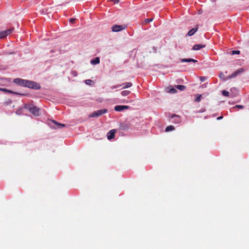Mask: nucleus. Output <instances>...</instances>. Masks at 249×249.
<instances>
[{"instance_id": "1", "label": "nucleus", "mask_w": 249, "mask_h": 249, "mask_svg": "<svg viewBox=\"0 0 249 249\" xmlns=\"http://www.w3.org/2000/svg\"><path fill=\"white\" fill-rule=\"evenodd\" d=\"M14 82L19 86L26 87L30 88L39 89L40 88V85L32 81L24 80L20 78H16L14 80Z\"/></svg>"}, {"instance_id": "2", "label": "nucleus", "mask_w": 249, "mask_h": 249, "mask_svg": "<svg viewBox=\"0 0 249 249\" xmlns=\"http://www.w3.org/2000/svg\"><path fill=\"white\" fill-rule=\"evenodd\" d=\"M107 109H103L101 110H98L94 111L89 115V117H98L101 116L102 114L107 113Z\"/></svg>"}, {"instance_id": "3", "label": "nucleus", "mask_w": 249, "mask_h": 249, "mask_svg": "<svg viewBox=\"0 0 249 249\" xmlns=\"http://www.w3.org/2000/svg\"><path fill=\"white\" fill-rule=\"evenodd\" d=\"M31 113L34 116H38L39 115V108L34 106H29L26 107Z\"/></svg>"}, {"instance_id": "4", "label": "nucleus", "mask_w": 249, "mask_h": 249, "mask_svg": "<svg viewBox=\"0 0 249 249\" xmlns=\"http://www.w3.org/2000/svg\"><path fill=\"white\" fill-rule=\"evenodd\" d=\"M12 29H8L0 32V39L4 38L7 35L10 34L12 32Z\"/></svg>"}, {"instance_id": "5", "label": "nucleus", "mask_w": 249, "mask_h": 249, "mask_svg": "<svg viewBox=\"0 0 249 249\" xmlns=\"http://www.w3.org/2000/svg\"><path fill=\"white\" fill-rule=\"evenodd\" d=\"M129 107L127 106L118 105L115 107L114 109L116 111H122L124 109H127Z\"/></svg>"}, {"instance_id": "6", "label": "nucleus", "mask_w": 249, "mask_h": 249, "mask_svg": "<svg viewBox=\"0 0 249 249\" xmlns=\"http://www.w3.org/2000/svg\"><path fill=\"white\" fill-rule=\"evenodd\" d=\"M124 29V27L121 25H115L112 27V31L114 32H119Z\"/></svg>"}, {"instance_id": "7", "label": "nucleus", "mask_w": 249, "mask_h": 249, "mask_svg": "<svg viewBox=\"0 0 249 249\" xmlns=\"http://www.w3.org/2000/svg\"><path fill=\"white\" fill-rule=\"evenodd\" d=\"M115 130H111L109 131V132L107 134V138L108 140H111L113 139L115 135Z\"/></svg>"}, {"instance_id": "8", "label": "nucleus", "mask_w": 249, "mask_h": 249, "mask_svg": "<svg viewBox=\"0 0 249 249\" xmlns=\"http://www.w3.org/2000/svg\"><path fill=\"white\" fill-rule=\"evenodd\" d=\"M198 27L197 26H196L192 29H191L188 33V36H192L193 35L195 34V33L197 31Z\"/></svg>"}, {"instance_id": "9", "label": "nucleus", "mask_w": 249, "mask_h": 249, "mask_svg": "<svg viewBox=\"0 0 249 249\" xmlns=\"http://www.w3.org/2000/svg\"><path fill=\"white\" fill-rule=\"evenodd\" d=\"M243 70L242 69H240L238 70H237L236 71H235L232 75H231L230 76V78H233V77H236L238 74H239V73L243 72Z\"/></svg>"}, {"instance_id": "10", "label": "nucleus", "mask_w": 249, "mask_h": 249, "mask_svg": "<svg viewBox=\"0 0 249 249\" xmlns=\"http://www.w3.org/2000/svg\"><path fill=\"white\" fill-rule=\"evenodd\" d=\"M222 94L223 96H226V97H233L235 95L232 94L231 93L230 94V93L229 91H226V90H222Z\"/></svg>"}, {"instance_id": "11", "label": "nucleus", "mask_w": 249, "mask_h": 249, "mask_svg": "<svg viewBox=\"0 0 249 249\" xmlns=\"http://www.w3.org/2000/svg\"><path fill=\"white\" fill-rule=\"evenodd\" d=\"M100 63V58L98 57H96L94 59H92L90 61V63L92 65H96Z\"/></svg>"}, {"instance_id": "12", "label": "nucleus", "mask_w": 249, "mask_h": 249, "mask_svg": "<svg viewBox=\"0 0 249 249\" xmlns=\"http://www.w3.org/2000/svg\"><path fill=\"white\" fill-rule=\"evenodd\" d=\"M181 62H196L197 61L196 60L192 59V58H188V59H181L180 60Z\"/></svg>"}, {"instance_id": "13", "label": "nucleus", "mask_w": 249, "mask_h": 249, "mask_svg": "<svg viewBox=\"0 0 249 249\" xmlns=\"http://www.w3.org/2000/svg\"><path fill=\"white\" fill-rule=\"evenodd\" d=\"M121 85L123 86L122 89H127L132 86V83L130 82H127Z\"/></svg>"}, {"instance_id": "14", "label": "nucleus", "mask_w": 249, "mask_h": 249, "mask_svg": "<svg viewBox=\"0 0 249 249\" xmlns=\"http://www.w3.org/2000/svg\"><path fill=\"white\" fill-rule=\"evenodd\" d=\"M202 47V45L200 44H197L194 46L193 48V50H198Z\"/></svg>"}, {"instance_id": "15", "label": "nucleus", "mask_w": 249, "mask_h": 249, "mask_svg": "<svg viewBox=\"0 0 249 249\" xmlns=\"http://www.w3.org/2000/svg\"><path fill=\"white\" fill-rule=\"evenodd\" d=\"M168 92L171 93H174L176 92L177 90L175 88H172V87H169L168 88Z\"/></svg>"}, {"instance_id": "16", "label": "nucleus", "mask_w": 249, "mask_h": 249, "mask_svg": "<svg viewBox=\"0 0 249 249\" xmlns=\"http://www.w3.org/2000/svg\"><path fill=\"white\" fill-rule=\"evenodd\" d=\"M130 93V91L129 90H124L121 92V94L123 96H126Z\"/></svg>"}, {"instance_id": "17", "label": "nucleus", "mask_w": 249, "mask_h": 249, "mask_svg": "<svg viewBox=\"0 0 249 249\" xmlns=\"http://www.w3.org/2000/svg\"><path fill=\"white\" fill-rule=\"evenodd\" d=\"M176 88L182 91L185 89V87L183 85H177L176 86Z\"/></svg>"}, {"instance_id": "18", "label": "nucleus", "mask_w": 249, "mask_h": 249, "mask_svg": "<svg viewBox=\"0 0 249 249\" xmlns=\"http://www.w3.org/2000/svg\"><path fill=\"white\" fill-rule=\"evenodd\" d=\"M174 129V127L173 126L169 125L166 128L165 131L166 132H168V131L173 130Z\"/></svg>"}, {"instance_id": "19", "label": "nucleus", "mask_w": 249, "mask_h": 249, "mask_svg": "<svg viewBox=\"0 0 249 249\" xmlns=\"http://www.w3.org/2000/svg\"><path fill=\"white\" fill-rule=\"evenodd\" d=\"M0 90L5 91V92H7L11 93H16L15 92H14L11 90H7L6 89H2V88H0Z\"/></svg>"}, {"instance_id": "20", "label": "nucleus", "mask_w": 249, "mask_h": 249, "mask_svg": "<svg viewBox=\"0 0 249 249\" xmlns=\"http://www.w3.org/2000/svg\"><path fill=\"white\" fill-rule=\"evenodd\" d=\"M85 82L87 85H91L93 83V82L90 79H87L85 80Z\"/></svg>"}, {"instance_id": "21", "label": "nucleus", "mask_w": 249, "mask_h": 249, "mask_svg": "<svg viewBox=\"0 0 249 249\" xmlns=\"http://www.w3.org/2000/svg\"><path fill=\"white\" fill-rule=\"evenodd\" d=\"M201 100V95H197L196 98L195 99L196 102H199Z\"/></svg>"}, {"instance_id": "22", "label": "nucleus", "mask_w": 249, "mask_h": 249, "mask_svg": "<svg viewBox=\"0 0 249 249\" xmlns=\"http://www.w3.org/2000/svg\"><path fill=\"white\" fill-rule=\"evenodd\" d=\"M121 86H122L121 85H116L112 86L111 87V89H115L119 88L121 87Z\"/></svg>"}, {"instance_id": "23", "label": "nucleus", "mask_w": 249, "mask_h": 249, "mask_svg": "<svg viewBox=\"0 0 249 249\" xmlns=\"http://www.w3.org/2000/svg\"><path fill=\"white\" fill-rule=\"evenodd\" d=\"M52 123H53V124H56L57 126H61L62 127H63L64 126V124H58V123H56L55 122L53 121H52Z\"/></svg>"}, {"instance_id": "24", "label": "nucleus", "mask_w": 249, "mask_h": 249, "mask_svg": "<svg viewBox=\"0 0 249 249\" xmlns=\"http://www.w3.org/2000/svg\"><path fill=\"white\" fill-rule=\"evenodd\" d=\"M152 20H153V18H147L145 20V22L146 23H148V22L152 21Z\"/></svg>"}, {"instance_id": "25", "label": "nucleus", "mask_w": 249, "mask_h": 249, "mask_svg": "<svg viewBox=\"0 0 249 249\" xmlns=\"http://www.w3.org/2000/svg\"><path fill=\"white\" fill-rule=\"evenodd\" d=\"M240 52L239 51H233L232 52V54H239Z\"/></svg>"}, {"instance_id": "26", "label": "nucleus", "mask_w": 249, "mask_h": 249, "mask_svg": "<svg viewBox=\"0 0 249 249\" xmlns=\"http://www.w3.org/2000/svg\"><path fill=\"white\" fill-rule=\"evenodd\" d=\"M234 107V108H242L243 107V106H240V105H236Z\"/></svg>"}, {"instance_id": "27", "label": "nucleus", "mask_w": 249, "mask_h": 249, "mask_svg": "<svg viewBox=\"0 0 249 249\" xmlns=\"http://www.w3.org/2000/svg\"><path fill=\"white\" fill-rule=\"evenodd\" d=\"M173 117L175 118L176 119H177L178 121L179 122V121H180L179 120V117L178 116L175 115Z\"/></svg>"}, {"instance_id": "28", "label": "nucleus", "mask_w": 249, "mask_h": 249, "mask_svg": "<svg viewBox=\"0 0 249 249\" xmlns=\"http://www.w3.org/2000/svg\"><path fill=\"white\" fill-rule=\"evenodd\" d=\"M72 74H73V75L74 76H76L77 75V72L76 71H73L72 72Z\"/></svg>"}, {"instance_id": "29", "label": "nucleus", "mask_w": 249, "mask_h": 249, "mask_svg": "<svg viewBox=\"0 0 249 249\" xmlns=\"http://www.w3.org/2000/svg\"><path fill=\"white\" fill-rule=\"evenodd\" d=\"M111 1L114 2V3L118 2L119 0H109Z\"/></svg>"}, {"instance_id": "30", "label": "nucleus", "mask_w": 249, "mask_h": 249, "mask_svg": "<svg viewBox=\"0 0 249 249\" xmlns=\"http://www.w3.org/2000/svg\"><path fill=\"white\" fill-rule=\"evenodd\" d=\"M74 20H75L74 18H71L70 19V22H71V23H73Z\"/></svg>"}, {"instance_id": "31", "label": "nucleus", "mask_w": 249, "mask_h": 249, "mask_svg": "<svg viewBox=\"0 0 249 249\" xmlns=\"http://www.w3.org/2000/svg\"><path fill=\"white\" fill-rule=\"evenodd\" d=\"M233 91H237V90H236V89H234V88L231 89V92H232Z\"/></svg>"}, {"instance_id": "32", "label": "nucleus", "mask_w": 249, "mask_h": 249, "mask_svg": "<svg viewBox=\"0 0 249 249\" xmlns=\"http://www.w3.org/2000/svg\"><path fill=\"white\" fill-rule=\"evenodd\" d=\"M222 118L223 117L222 116L218 117H217V120H219L222 119Z\"/></svg>"}, {"instance_id": "33", "label": "nucleus", "mask_w": 249, "mask_h": 249, "mask_svg": "<svg viewBox=\"0 0 249 249\" xmlns=\"http://www.w3.org/2000/svg\"><path fill=\"white\" fill-rule=\"evenodd\" d=\"M200 79L201 80H202V77H200Z\"/></svg>"}]
</instances>
